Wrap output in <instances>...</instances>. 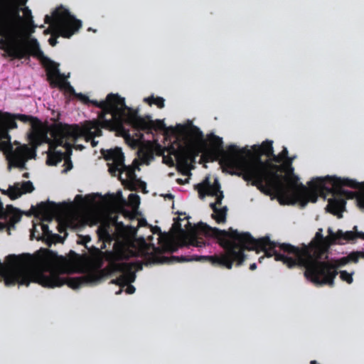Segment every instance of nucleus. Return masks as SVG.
Wrapping results in <instances>:
<instances>
[{
  "instance_id": "obj_1",
  "label": "nucleus",
  "mask_w": 364,
  "mask_h": 364,
  "mask_svg": "<svg viewBox=\"0 0 364 364\" xmlns=\"http://www.w3.org/2000/svg\"><path fill=\"white\" fill-rule=\"evenodd\" d=\"M195 228L197 232L216 239L224 252L212 256H176V262H209L214 266L230 269L234 262L236 266L243 264L247 258L245 250H255L257 253L264 252L267 257L274 256L276 261L282 262L289 268L300 267L306 270L323 257L328 258L330 246L334 245L331 242V235L323 237L322 228L318 230L309 245L302 244L301 247L277 243L271 241L269 237L255 239L248 232H239L232 228L228 230H220L203 222L198 223Z\"/></svg>"
},
{
  "instance_id": "obj_2",
  "label": "nucleus",
  "mask_w": 364,
  "mask_h": 364,
  "mask_svg": "<svg viewBox=\"0 0 364 364\" xmlns=\"http://www.w3.org/2000/svg\"><path fill=\"white\" fill-rule=\"evenodd\" d=\"M252 149H240L238 171L235 175L251 182L252 186L264 195L274 196L282 205L294 204V193H290L282 182L283 176L277 173L279 166L272 164L270 160L262 159L263 155L267 157L272 155V141L267 140L261 145H254Z\"/></svg>"
},
{
  "instance_id": "obj_3",
  "label": "nucleus",
  "mask_w": 364,
  "mask_h": 364,
  "mask_svg": "<svg viewBox=\"0 0 364 364\" xmlns=\"http://www.w3.org/2000/svg\"><path fill=\"white\" fill-rule=\"evenodd\" d=\"M309 188L300 183L295 188L294 203L300 201L304 204L311 201L316 202L318 195L327 194L331 198L328 200L326 210L338 218L343 217L346 210V199L356 198L357 204L364 208V182L359 183L348 178H341L336 176L316 177L308 183Z\"/></svg>"
},
{
  "instance_id": "obj_4",
  "label": "nucleus",
  "mask_w": 364,
  "mask_h": 364,
  "mask_svg": "<svg viewBox=\"0 0 364 364\" xmlns=\"http://www.w3.org/2000/svg\"><path fill=\"white\" fill-rule=\"evenodd\" d=\"M22 31L12 37H1L0 49L4 51V58H9V60L15 59L30 60L31 56L38 59L46 68L48 80H57L63 75L60 73L58 64L46 57L40 48V45L35 38L21 40Z\"/></svg>"
},
{
  "instance_id": "obj_5",
  "label": "nucleus",
  "mask_w": 364,
  "mask_h": 364,
  "mask_svg": "<svg viewBox=\"0 0 364 364\" xmlns=\"http://www.w3.org/2000/svg\"><path fill=\"white\" fill-rule=\"evenodd\" d=\"M86 105L92 104L101 109L98 114V119L87 121L82 128L91 137L100 136L102 134V129L115 131L116 128L122 127V108L125 107L124 98L117 94L107 95L106 100L98 102L90 100L82 93L75 95Z\"/></svg>"
},
{
  "instance_id": "obj_6",
  "label": "nucleus",
  "mask_w": 364,
  "mask_h": 364,
  "mask_svg": "<svg viewBox=\"0 0 364 364\" xmlns=\"http://www.w3.org/2000/svg\"><path fill=\"white\" fill-rule=\"evenodd\" d=\"M17 119L26 123L29 120H36L38 122V119L29 115L14 114L0 111V149L6 155L10 165L23 168L26 160L35 158L36 153L28 145H21L17 141H15V144L18 146L14 149L9 131L17 128Z\"/></svg>"
},
{
  "instance_id": "obj_7",
  "label": "nucleus",
  "mask_w": 364,
  "mask_h": 364,
  "mask_svg": "<svg viewBox=\"0 0 364 364\" xmlns=\"http://www.w3.org/2000/svg\"><path fill=\"white\" fill-rule=\"evenodd\" d=\"M50 135L53 139L50 141V148L55 149L58 146H63L65 149L64 159L67 168L65 171L70 170L73 168L70 156L73 153V144L69 141H76L77 139L83 135H85L88 139L91 137L84 128L80 127L77 124L69 125L61 122L56 123L50 127Z\"/></svg>"
},
{
  "instance_id": "obj_8",
  "label": "nucleus",
  "mask_w": 364,
  "mask_h": 364,
  "mask_svg": "<svg viewBox=\"0 0 364 364\" xmlns=\"http://www.w3.org/2000/svg\"><path fill=\"white\" fill-rule=\"evenodd\" d=\"M102 154L107 161L109 172L113 176H119L124 173L127 180L132 186V190H135V186L138 185L141 188H146V183L137 178L135 173L136 169L139 170V164L136 159L133 161L132 166H127L124 164V156L121 148L116 147L114 149L102 150Z\"/></svg>"
},
{
  "instance_id": "obj_9",
  "label": "nucleus",
  "mask_w": 364,
  "mask_h": 364,
  "mask_svg": "<svg viewBox=\"0 0 364 364\" xmlns=\"http://www.w3.org/2000/svg\"><path fill=\"white\" fill-rule=\"evenodd\" d=\"M114 252H109L107 260L109 261V269L112 272H121L120 281L124 282V285H127L134 282L136 274L134 268L137 270L142 269L141 263L117 262L120 260L128 259L135 256V252L129 250L124 244L116 241L114 244Z\"/></svg>"
},
{
  "instance_id": "obj_10",
  "label": "nucleus",
  "mask_w": 364,
  "mask_h": 364,
  "mask_svg": "<svg viewBox=\"0 0 364 364\" xmlns=\"http://www.w3.org/2000/svg\"><path fill=\"white\" fill-rule=\"evenodd\" d=\"M26 3L27 0H0V37H12L19 33L21 6Z\"/></svg>"
},
{
  "instance_id": "obj_11",
  "label": "nucleus",
  "mask_w": 364,
  "mask_h": 364,
  "mask_svg": "<svg viewBox=\"0 0 364 364\" xmlns=\"http://www.w3.org/2000/svg\"><path fill=\"white\" fill-rule=\"evenodd\" d=\"M348 263L349 262L347 256L335 259L333 263L329 261L318 260L305 270L304 276L316 285L328 284L333 287L334 279L338 274L337 269Z\"/></svg>"
},
{
  "instance_id": "obj_12",
  "label": "nucleus",
  "mask_w": 364,
  "mask_h": 364,
  "mask_svg": "<svg viewBox=\"0 0 364 364\" xmlns=\"http://www.w3.org/2000/svg\"><path fill=\"white\" fill-rule=\"evenodd\" d=\"M45 23L50 24L57 36L70 38L82 27V21L63 6L56 8L51 16L46 15Z\"/></svg>"
},
{
  "instance_id": "obj_13",
  "label": "nucleus",
  "mask_w": 364,
  "mask_h": 364,
  "mask_svg": "<svg viewBox=\"0 0 364 364\" xmlns=\"http://www.w3.org/2000/svg\"><path fill=\"white\" fill-rule=\"evenodd\" d=\"M208 150L220 157V164L232 170L231 174L238 171L240 149L236 145L231 144L225 150L223 139L213 133L207 135Z\"/></svg>"
},
{
  "instance_id": "obj_14",
  "label": "nucleus",
  "mask_w": 364,
  "mask_h": 364,
  "mask_svg": "<svg viewBox=\"0 0 364 364\" xmlns=\"http://www.w3.org/2000/svg\"><path fill=\"white\" fill-rule=\"evenodd\" d=\"M122 127L116 128L115 131L123 132L127 137H130L129 132L124 127V123H127L138 130L151 132L154 131H161L165 129V124L162 120H151L150 116L146 118L141 117L138 114V110L133 109L125 105L124 109L122 108Z\"/></svg>"
},
{
  "instance_id": "obj_15",
  "label": "nucleus",
  "mask_w": 364,
  "mask_h": 364,
  "mask_svg": "<svg viewBox=\"0 0 364 364\" xmlns=\"http://www.w3.org/2000/svg\"><path fill=\"white\" fill-rule=\"evenodd\" d=\"M220 188V183L218 179H215L213 183L210 184L208 177H206L202 183L195 186L200 198L203 199L205 196H215L216 203L219 205H221L224 198L223 192Z\"/></svg>"
},
{
  "instance_id": "obj_16",
  "label": "nucleus",
  "mask_w": 364,
  "mask_h": 364,
  "mask_svg": "<svg viewBox=\"0 0 364 364\" xmlns=\"http://www.w3.org/2000/svg\"><path fill=\"white\" fill-rule=\"evenodd\" d=\"M59 210L60 205L50 200L41 202L36 206H31V208L33 215L36 217L41 216L43 220L48 222H50Z\"/></svg>"
},
{
  "instance_id": "obj_17",
  "label": "nucleus",
  "mask_w": 364,
  "mask_h": 364,
  "mask_svg": "<svg viewBox=\"0 0 364 364\" xmlns=\"http://www.w3.org/2000/svg\"><path fill=\"white\" fill-rule=\"evenodd\" d=\"M353 230L355 231H346L343 232L341 230H338L336 232H333L331 228L328 229V233L331 235V242H334V244H343L342 242L343 240L345 241H350L354 240L356 238H360L364 240V232H358L357 226H354Z\"/></svg>"
},
{
  "instance_id": "obj_18",
  "label": "nucleus",
  "mask_w": 364,
  "mask_h": 364,
  "mask_svg": "<svg viewBox=\"0 0 364 364\" xmlns=\"http://www.w3.org/2000/svg\"><path fill=\"white\" fill-rule=\"evenodd\" d=\"M278 155L282 161H284V165L287 167V172L292 175V176L289 178V185L285 186L289 188L291 193H294L295 192L296 187L300 184L298 183L299 179V177L293 174L294 168L292 167L291 164L294 159L289 157V151L286 147H283L282 151Z\"/></svg>"
},
{
  "instance_id": "obj_19",
  "label": "nucleus",
  "mask_w": 364,
  "mask_h": 364,
  "mask_svg": "<svg viewBox=\"0 0 364 364\" xmlns=\"http://www.w3.org/2000/svg\"><path fill=\"white\" fill-rule=\"evenodd\" d=\"M200 153L202 154L200 156V163H208V162H213L220 160V157L217 156L212 151L208 150V144L205 145L204 147H189L186 150V154L191 157L193 160Z\"/></svg>"
},
{
  "instance_id": "obj_20",
  "label": "nucleus",
  "mask_w": 364,
  "mask_h": 364,
  "mask_svg": "<svg viewBox=\"0 0 364 364\" xmlns=\"http://www.w3.org/2000/svg\"><path fill=\"white\" fill-rule=\"evenodd\" d=\"M98 239L102 244L100 248L102 250L106 248V243L110 244L112 242L116 240V234L112 227L109 223H102L97 230Z\"/></svg>"
},
{
  "instance_id": "obj_21",
  "label": "nucleus",
  "mask_w": 364,
  "mask_h": 364,
  "mask_svg": "<svg viewBox=\"0 0 364 364\" xmlns=\"http://www.w3.org/2000/svg\"><path fill=\"white\" fill-rule=\"evenodd\" d=\"M28 122L32 123L33 127L32 132L28 136L29 143L31 145V147L30 148L33 149L36 151L37 147L40 146L44 140H46L48 142L51 141L48 139L45 134L42 133L39 129H37L34 127L35 124L41 123L39 120L38 122L36 120H29Z\"/></svg>"
},
{
  "instance_id": "obj_22",
  "label": "nucleus",
  "mask_w": 364,
  "mask_h": 364,
  "mask_svg": "<svg viewBox=\"0 0 364 364\" xmlns=\"http://www.w3.org/2000/svg\"><path fill=\"white\" fill-rule=\"evenodd\" d=\"M191 135L195 139V143L191 147H201L208 144V141L204 139L202 131L197 127L193 126L191 129Z\"/></svg>"
},
{
  "instance_id": "obj_23",
  "label": "nucleus",
  "mask_w": 364,
  "mask_h": 364,
  "mask_svg": "<svg viewBox=\"0 0 364 364\" xmlns=\"http://www.w3.org/2000/svg\"><path fill=\"white\" fill-rule=\"evenodd\" d=\"M64 155L65 154L63 151H57L56 149H51L49 147L46 164L49 166H55L62 161L64 159Z\"/></svg>"
},
{
  "instance_id": "obj_24",
  "label": "nucleus",
  "mask_w": 364,
  "mask_h": 364,
  "mask_svg": "<svg viewBox=\"0 0 364 364\" xmlns=\"http://www.w3.org/2000/svg\"><path fill=\"white\" fill-rule=\"evenodd\" d=\"M50 86L52 87H58L60 90H63L71 95H75V89L70 84L69 82L66 81L63 76L57 80H52L50 82Z\"/></svg>"
},
{
  "instance_id": "obj_25",
  "label": "nucleus",
  "mask_w": 364,
  "mask_h": 364,
  "mask_svg": "<svg viewBox=\"0 0 364 364\" xmlns=\"http://www.w3.org/2000/svg\"><path fill=\"white\" fill-rule=\"evenodd\" d=\"M228 208L226 206L219 208L216 212L212 214V218L218 223H223L226 221Z\"/></svg>"
},
{
  "instance_id": "obj_26",
  "label": "nucleus",
  "mask_w": 364,
  "mask_h": 364,
  "mask_svg": "<svg viewBox=\"0 0 364 364\" xmlns=\"http://www.w3.org/2000/svg\"><path fill=\"white\" fill-rule=\"evenodd\" d=\"M144 101L146 102L148 105L151 106L152 105H155L158 108L162 109L164 107V99L161 97H154L151 95L149 97H146L144 99Z\"/></svg>"
},
{
  "instance_id": "obj_27",
  "label": "nucleus",
  "mask_w": 364,
  "mask_h": 364,
  "mask_svg": "<svg viewBox=\"0 0 364 364\" xmlns=\"http://www.w3.org/2000/svg\"><path fill=\"white\" fill-rule=\"evenodd\" d=\"M41 230L43 235L47 237L48 238H55L57 239L58 242H62V237L58 234H53L52 232L49 230V227L46 224H41Z\"/></svg>"
},
{
  "instance_id": "obj_28",
  "label": "nucleus",
  "mask_w": 364,
  "mask_h": 364,
  "mask_svg": "<svg viewBox=\"0 0 364 364\" xmlns=\"http://www.w3.org/2000/svg\"><path fill=\"white\" fill-rule=\"evenodd\" d=\"M23 194L19 183H15L14 186H9V198L11 200H15Z\"/></svg>"
},
{
  "instance_id": "obj_29",
  "label": "nucleus",
  "mask_w": 364,
  "mask_h": 364,
  "mask_svg": "<svg viewBox=\"0 0 364 364\" xmlns=\"http://www.w3.org/2000/svg\"><path fill=\"white\" fill-rule=\"evenodd\" d=\"M348 262L357 263L360 258L364 259V251H353L347 255Z\"/></svg>"
},
{
  "instance_id": "obj_30",
  "label": "nucleus",
  "mask_w": 364,
  "mask_h": 364,
  "mask_svg": "<svg viewBox=\"0 0 364 364\" xmlns=\"http://www.w3.org/2000/svg\"><path fill=\"white\" fill-rule=\"evenodd\" d=\"M23 6H21V11H23V14L25 16V17L29 20V23L32 26V28L29 31V34H31L32 33L34 32V29L36 28V26L34 25V23H33V21L32 19V14H31V11L28 8V7H24L23 9L22 8Z\"/></svg>"
},
{
  "instance_id": "obj_31",
  "label": "nucleus",
  "mask_w": 364,
  "mask_h": 364,
  "mask_svg": "<svg viewBox=\"0 0 364 364\" xmlns=\"http://www.w3.org/2000/svg\"><path fill=\"white\" fill-rule=\"evenodd\" d=\"M339 274H340V278L342 281H344L349 284L353 283V274H354V272L348 273L346 270H342V271H340Z\"/></svg>"
},
{
  "instance_id": "obj_32",
  "label": "nucleus",
  "mask_w": 364,
  "mask_h": 364,
  "mask_svg": "<svg viewBox=\"0 0 364 364\" xmlns=\"http://www.w3.org/2000/svg\"><path fill=\"white\" fill-rule=\"evenodd\" d=\"M20 188L23 193H31L34 190L33 183L30 181L23 182Z\"/></svg>"
},
{
  "instance_id": "obj_33",
  "label": "nucleus",
  "mask_w": 364,
  "mask_h": 364,
  "mask_svg": "<svg viewBox=\"0 0 364 364\" xmlns=\"http://www.w3.org/2000/svg\"><path fill=\"white\" fill-rule=\"evenodd\" d=\"M129 200L131 203H132L134 205H138L140 202L139 196L134 193H131L129 196Z\"/></svg>"
},
{
  "instance_id": "obj_34",
  "label": "nucleus",
  "mask_w": 364,
  "mask_h": 364,
  "mask_svg": "<svg viewBox=\"0 0 364 364\" xmlns=\"http://www.w3.org/2000/svg\"><path fill=\"white\" fill-rule=\"evenodd\" d=\"M269 159L267 160H270L271 163L273 164L272 162H275V163H281L282 162L281 159L279 158V155H275L274 154V151L272 152V155H271L270 157H268Z\"/></svg>"
},
{
  "instance_id": "obj_35",
  "label": "nucleus",
  "mask_w": 364,
  "mask_h": 364,
  "mask_svg": "<svg viewBox=\"0 0 364 364\" xmlns=\"http://www.w3.org/2000/svg\"><path fill=\"white\" fill-rule=\"evenodd\" d=\"M127 286V289L125 290L127 294H133L135 291V287L133 285L129 284Z\"/></svg>"
},
{
  "instance_id": "obj_36",
  "label": "nucleus",
  "mask_w": 364,
  "mask_h": 364,
  "mask_svg": "<svg viewBox=\"0 0 364 364\" xmlns=\"http://www.w3.org/2000/svg\"><path fill=\"white\" fill-rule=\"evenodd\" d=\"M48 42L50 43V45L51 46H56V44L58 43V41H57V36L54 37V36H51L49 40H48Z\"/></svg>"
},
{
  "instance_id": "obj_37",
  "label": "nucleus",
  "mask_w": 364,
  "mask_h": 364,
  "mask_svg": "<svg viewBox=\"0 0 364 364\" xmlns=\"http://www.w3.org/2000/svg\"><path fill=\"white\" fill-rule=\"evenodd\" d=\"M6 212L4 210L3 203L0 200V218H4L6 217Z\"/></svg>"
},
{
  "instance_id": "obj_38",
  "label": "nucleus",
  "mask_w": 364,
  "mask_h": 364,
  "mask_svg": "<svg viewBox=\"0 0 364 364\" xmlns=\"http://www.w3.org/2000/svg\"><path fill=\"white\" fill-rule=\"evenodd\" d=\"M119 279V277H118L116 279H113L112 281V283L117 284V285H119V286H122V287H124L125 285H124V282L123 281H120Z\"/></svg>"
},
{
  "instance_id": "obj_39",
  "label": "nucleus",
  "mask_w": 364,
  "mask_h": 364,
  "mask_svg": "<svg viewBox=\"0 0 364 364\" xmlns=\"http://www.w3.org/2000/svg\"><path fill=\"white\" fill-rule=\"evenodd\" d=\"M217 205H218L216 202L212 203L210 204V207L213 210V213L216 212L219 208L217 207Z\"/></svg>"
},
{
  "instance_id": "obj_40",
  "label": "nucleus",
  "mask_w": 364,
  "mask_h": 364,
  "mask_svg": "<svg viewBox=\"0 0 364 364\" xmlns=\"http://www.w3.org/2000/svg\"><path fill=\"white\" fill-rule=\"evenodd\" d=\"M177 220H178V222H175L173 226L176 228H178V229L181 230V225L179 223V221L181 220V218H178Z\"/></svg>"
},
{
  "instance_id": "obj_41",
  "label": "nucleus",
  "mask_w": 364,
  "mask_h": 364,
  "mask_svg": "<svg viewBox=\"0 0 364 364\" xmlns=\"http://www.w3.org/2000/svg\"><path fill=\"white\" fill-rule=\"evenodd\" d=\"M161 232V229L158 226H155L153 229V233L154 234H156V233H160Z\"/></svg>"
},
{
  "instance_id": "obj_42",
  "label": "nucleus",
  "mask_w": 364,
  "mask_h": 364,
  "mask_svg": "<svg viewBox=\"0 0 364 364\" xmlns=\"http://www.w3.org/2000/svg\"><path fill=\"white\" fill-rule=\"evenodd\" d=\"M191 245H193V246H196V247H200L201 246L196 240H193L191 242Z\"/></svg>"
},
{
  "instance_id": "obj_43",
  "label": "nucleus",
  "mask_w": 364,
  "mask_h": 364,
  "mask_svg": "<svg viewBox=\"0 0 364 364\" xmlns=\"http://www.w3.org/2000/svg\"><path fill=\"white\" fill-rule=\"evenodd\" d=\"M256 269H257L256 263H252V264H250V270L253 271V270H255Z\"/></svg>"
},
{
  "instance_id": "obj_44",
  "label": "nucleus",
  "mask_w": 364,
  "mask_h": 364,
  "mask_svg": "<svg viewBox=\"0 0 364 364\" xmlns=\"http://www.w3.org/2000/svg\"><path fill=\"white\" fill-rule=\"evenodd\" d=\"M65 230V228L61 225V223H59L58 225V231L60 232H63Z\"/></svg>"
},
{
  "instance_id": "obj_45",
  "label": "nucleus",
  "mask_w": 364,
  "mask_h": 364,
  "mask_svg": "<svg viewBox=\"0 0 364 364\" xmlns=\"http://www.w3.org/2000/svg\"><path fill=\"white\" fill-rule=\"evenodd\" d=\"M1 192L4 195H7V196H9V188L8 190H3V189H1Z\"/></svg>"
},
{
  "instance_id": "obj_46",
  "label": "nucleus",
  "mask_w": 364,
  "mask_h": 364,
  "mask_svg": "<svg viewBox=\"0 0 364 364\" xmlns=\"http://www.w3.org/2000/svg\"><path fill=\"white\" fill-rule=\"evenodd\" d=\"M75 149H76L82 150V149H84V146H83L82 145H80V144H79V145H76V146H75Z\"/></svg>"
},
{
  "instance_id": "obj_47",
  "label": "nucleus",
  "mask_w": 364,
  "mask_h": 364,
  "mask_svg": "<svg viewBox=\"0 0 364 364\" xmlns=\"http://www.w3.org/2000/svg\"><path fill=\"white\" fill-rule=\"evenodd\" d=\"M84 239H85V242H88L90 241V237L89 236H85Z\"/></svg>"
},
{
  "instance_id": "obj_48",
  "label": "nucleus",
  "mask_w": 364,
  "mask_h": 364,
  "mask_svg": "<svg viewBox=\"0 0 364 364\" xmlns=\"http://www.w3.org/2000/svg\"><path fill=\"white\" fill-rule=\"evenodd\" d=\"M183 162L185 166H187L188 165V159H186V158L183 159Z\"/></svg>"
},
{
  "instance_id": "obj_49",
  "label": "nucleus",
  "mask_w": 364,
  "mask_h": 364,
  "mask_svg": "<svg viewBox=\"0 0 364 364\" xmlns=\"http://www.w3.org/2000/svg\"><path fill=\"white\" fill-rule=\"evenodd\" d=\"M6 227V225L3 223H0V230L4 229Z\"/></svg>"
},
{
  "instance_id": "obj_50",
  "label": "nucleus",
  "mask_w": 364,
  "mask_h": 364,
  "mask_svg": "<svg viewBox=\"0 0 364 364\" xmlns=\"http://www.w3.org/2000/svg\"><path fill=\"white\" fill-rule=\"evenodd\" d=\"M166 197L171 199L173 198V196L171 194H167Z\"/></svg>"
},
{
  "instance_id": "obj_51",
  "label": "nucleus",
  "mask_w": 364,
  "mask_h": 364,
  "mask_svg": "<svg viewBox=\"0 0 364 364\" xmlns=\"http://www.w3.org/2000/svg\"><path fill=\"white\" fill-rule=\"evenodd\" d=\"M96 144H97V143H96L94 140H92V146H95L96 145Z\"/></svg>"
},
{
  "instance_id": "obj_52",
  "label": "nucleus",
  "mask_w": 364,
  "mask_h": 364,
  "mask_svg": "<svg viewBox=\"0 0 364 364\" xmlns=\"http://www.w3.org/2000/svg\"><path fill=\"white\" fill-rule=\"evenodd\" d=\"M311 364H317V362L316 360H311Z\"/></svg>"
},
{
  "instance_id": "obj_53",
  "label": "nucleus",
  "mask_w": 364,
  "mask_h": 364,
  "mask_svg": "<svg viewBox=\"0 0 364 364\" xmlns=\"http://www.w3.org/2000/svg\"><path fill=\"white\" fill-rule=\"evenodd\" d=\"M31 237H35L34 235V230H32L31 231Z\"/></svg>"
},
{
  "instance_id": "obj_54",
  "label": "nucleus",
  "mask_w": 364,
  "mask_h": 364,
  "mask_svg": "<svg viewBox=\"0 0 364 364\" xmlns=\"http://www.w3.org/2000/svg\"><path fill=\"white\" fill-rule=\"evenodd\" d=\"M181 179H178V183H181Z\"/></svg>"
},
{
  "instance_id": "obj_55",
  "label": "nucleus",
  "mask_w": 364,
  "mask_h": 364,
  "mask_svg": "<svg viewBox=\"0 0 364 364\" xmlns=\"http://www.w3.org/2000/svg\"><path fill=\"white\" fill-rule=\"evenodd\" d=\"M81 198V196L77 195V196H76V198Z\"/></svg>"
},
{
  "instance_id": "obj_56",
  "label": "nucleus",
  "mask_w": 364,
  "mask_h": 364,
  "mask_svg": "<svg viewBox=\"0 0 364 364\" xmlns=\"http://www.w3.org/2000/svg\"><path fill=\"white\" fill-rule=\"evenodd\" d=\"M262 259V257H260V258L259 259V262H261V259Z\"/></svg>"
}]
</instances>
